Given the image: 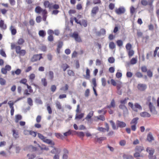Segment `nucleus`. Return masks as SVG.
Listing matches in <instances>:
<instances>
[{
	"label": "nucleus",
	"instance_id": "f257e3e1",
	"mask_svg": "<svg viewBox=\"0 0 159 159\" xmlns=\"http://www.w3.org/2000/svg\"><path fill=\"white\" fill-rule=\"evenodd\" d=\"M128 105L133 111L136 112L138 111L137 109L140 110H142V106L138 103H135L134 105L132 102H129Z\"/></svg>",
	"mask_w": 159,
	"mask_h": 159
},
{
	"label": "nucleus",
	"instance_id": "f03ea898",
	"mask_svg": "<svg viewBox=\"0 0 159 159\" xmlns=\"http://www.w3.org/2000/svg\"><path fill=\"white\" fill-rule=\"evenodd\" d=\"M71 37L74 38L76 42L80 43L82 42L81 39L78 34L76 32H74L71 35Z\"/></svg>",
	"mask_w": 159,
	"mask_h": 159
},
{
	"label": "nucleus",
	"instance_id": "7ed1b4c3",
	"mask_svg": "<svg viewBox=\"0 0 159 159\" xmlns=\"http://www.w3.org/2000/svg\"><path fill=\"white\" fill-rule=\"evenodd\" d=\"M148 107L151 113L154 114H157V111L156 110L155 107L151 102H149Z\"/></svg>",
	"mask_w": 159,
	"mask_h": 159
},
{
	"label": "nucleus",
	"instance_id": "20e7f679",
	"mask_svg": "<svg viewBox=\"0 0 159 159\" xmlns=\"http://www.w3.org/2000/svg\"><path fill=\"white\" fill-rule=\"evenodd\" d=\"M42 58V54H36L34 55L31 59V61L34 62L38 60H40Z\"/></svg>",
	"mask_w": 159,
	"mask_h": 159
},
{
	"label": "nucleus",
	"instance_id": "39448f33",
	"mask_svg": "<svg viewBox=\"0 0 159 159\" xmlns=\"http://www.w3.org/2000/svg\"><path fill=\"white\" fill-rule=\"evenodd\" d=\"M116 123L117 127H119L121 128H124L125 127L126 125L125 122L119 120H117Z\"/></svg>",
	"mask_w": 159,
	"mask_h": 159
},
{
	"label": "nucleus",
	"instance_id": "423d86ee",
	"mask_svg": "<svg viewBox=\"0 0 159 159\" xmlns=\"http://www.w3.org/2000/svg\"><path fill=\"white\" fill-rule=\"evenodd\" d=\"M125 11V9L124 7H120L117 9H116L115 12L117 14L120 15L124 13Z\"/></svg>",
	"mask_w": 159,
	"mask_h": 159
},
{
	"label": "nucleus",
	"instance_id": "0eeeda50",
	"mask_svg": "<svg viewBox=\"0 0 159 159\" xmlns=\"http://www.w3.org/2000/svg\"><path fill=\"white\" fill-rule=\"evenodd\" d=\"M8 104H9L10 108L11 109L10 112L11 116H13L14 111V109L13 107L14 103L13 102H11V101H9Z\"/></svg>",
	"mask_w": 159,
	"mask_h": 159
},
{
	"label": "nucleus",
	"instance_id": "6e6552de",
	"mask_svg": "<svg viewBox=\"0 0 159 159\" xmlns=\"http://www.w3.org/2000/svg\"><path fill=\"white\" fill-rule=\"evenodd\" d=\"M138 89L141 91H144L147 88V85L145 84H139L137 86Z\"/></svg>",
	"mask_w": 159,
	"mask_h": 159
},
{
	"label": "nucleus",
	"instance_id": "1a4fd4ad",
	"mask_svg": "<svg viewBox=\"0 0 159 159\" xmlns=\"http://www.w3.org/2000/svg\"><path fill=\"white\" fill-rule=\"evenodd\" d=\"M147 139L149 142H151L152 141L154 140V138L151 133L149 132L147 135Z\"/></svg>",
	"mask_w": 159,
	"mask_h": 159
},
{
	"label": "nucleus",
	"instance_id": "9d476101",
	"mask_svg": "<svg viewBox=\"0 0 159 159\" xmlns=\"http://www.w3.org/2000/svg\"><path fill=\"white\" fill-rule=\"evenodd\" d=\"M99 10L98 7L97 6L93 7L91 11V15L92 16L95 15Z\"/></svg>",
	"mask_w": 159,
	"mask_h": 159
},
{
	"label": "nucleus",
	"instance_id": "9b49d317",
	"mask_svg": "<svg viewBox=\"0 0 159 159\" xmlns=\"http://www.w3.org/2000/svg\"><path fill=\"white\" fill-rule=\"evenodd\" d=\"M43 5L45 8H48L50 9L52 8V4L51 3L48 1H45L44 2Z\"/></svg>",
	"mask_w": 159,
	"mask_h": 159
},
{
	"label": "nucleus",
	"instance_id": "f8f14e48",
	"mask_svg": "<svg viewBox=\"0 0 159 159\" xmlns=\"http://www.w3.org/2000/svg\"><path fill=\"white\" fill-rule=\"evenodd\" d=\"M12 131L13 133L12 135L14 138L17 139L19 138V135L18 132L17 130H16L15 129H12Z\"/></svg>",
	"mask_w": 159,
	"mask_h": 159
},
{
	"label": "nucleus",
	"instance_id": "ddd939ff",
	"mask_svg": "<svg viewBox=\"0 0 159 159\" xmlns=\"http://www.w3.org/2000/svg\"><path fill=\"white\" fill-rule=\"evenodd\" d=\"M43 142L48 144H50L52 145H55L54 143L52 140L49 139H47L46 138L43 141Z\"/></svg>",
	"mask_w": 159,
	"mask_h": 159
},
{
	"label": "nucleus",
	"instance_id": "4468645a",
	"mask_svg": "<svg viewBox=\"0 0 159 159\" xmlns=\"http://www.w3.org/2000/svg\"><path fill=\"white\" fill-rule=\"evenodd\" d=\"M146 151L149 153L148 155H153L154 152V149L150 148H147Z\"/></svg>",
	"mask_w": 159,
	"mask_h": 159
},
{
	"label": "nucleus",
	"instance_id": "2eb2a0df",
	"mask_svg": "<svg viewBox=\"0 0 159 159\" xmlns=\"http://www.w3.org/2000/svg\"><path fill=\"white\" fill-rule=\"evenodd\" d=\"M140 115L141 116L143 117H149L151 116L150 114L147 112H143L140 113Z\"/></svg>",
	"mask_w": 159,
	"mask_h": 159
},
{
	"label": "nucleus",
	"instance_id": "dca6fc26",
	"mask_svg": "<svg viewBox=\"0 0 159 159\" xmlns=\"http://www.w3.org/2000/svg\"><path fill=\"white\" fill-rule=\"evenodd\" d=\"M56 107L59 110H61L62 107L61 103L58 101H57L55 102Z\"/></svg>",
	"mask_w": 159,
	"mask_h": 159
},
{
	"label": "nucleus",
	"instance_id": "f3484780",
	"mask_svg": "<svg viewBox=\"0 0 159 159\" xmlns=\"http://www.w3.org/2000/svg\"><path fill=\"white\" fill-rule=\"evenodd\" d=\"M21 72V70L20 69H18L16 71H14L13 70L11 71V74L12 75H14L15 74L16 75H20Z\"/></svg>",
	"mask_w": 159,
	"mask_h": 159
},
{
	"label": "nucleus",
	"instance_id": "a211bd4d",
	"mask_svg": "<svg viewBox=\"0 0 159 159\" xmlns=\"http://www.w3.org/2000/svg\"><path fill=\"white\" fill-rule=\"evenodd\" d=\"M64 153L62 156L63 159H67L68 151L66 149H64Z\"/></svg>",
	"mask_w": 159,
	"mask_h": 159
},
{
	"label": "nucleus",
	"instance_id": "6ab92c4d",
	"mask_svg": "<svg viewBox=\"0 0 159 159\" xmlns=\"http://www.w3.org/2000/svg\"><path fill=\"white\" fill-rule=\"evenodd\" d=\"M84 113H81L80 114H76L75 115V119H82L83 117L84 116Z\"/></svg>",
	"mask_w": 159,
	"mask_h": 159
},
{
	"label": "nucleus",
	"instance_id": "aec40b11",
	"mask_svg": "<svg viewBox=\"0 0 159 159\" xmlns=\"http://www.w3.org/2000/svg\"><path fill=\"white\" fill-rule=\"evenodd\" d=\"M0 27L3 29L5 30L7 28V26L4 24V21L2 20H0Z\"/></svg>",
	"mask_w": 159,
	"mask_h": 159
},
{
	"label": "nucleus",
	"instance_id": "412c9836",
	"mask_svg": "<svg viewBox=\"0 0 159 159\" xmlns=\"http://www.w3.org/2000/svg\"><path fill=\"white\" fill-rule=\"evenodd\" d=\"M10 30L11 31L12 35H14L16 34V30L14 26H11L10 28Z\"/></svg>",
	"mask_w": 159,
	"mask_h": 159
},
{
	"label": "nucleus",
	"instance_id": "4be33fe9",
	"mask_svg": "<svg viewBox=\"0 0 159 159\" xmlns=\"http://www.w3.org/2000/svg\"><path fill=\"white\" fill-rule=\"evenodd\" d=\"M139 120V118L138 117H136L133 119L130 122V124L131 125H136L137 122L138 120Z\"/></svg>",
	"mask_w": 159,
	"mask_h": 159
},
{
	"label": "nucleus",
	"instance_id": "5701e85b",
	"mask_svg": "<svg viewBox=\"0 0 159 159\" xmlns=\"http://www.w3.org/2000/svg\"><path fill=\"white\" fill-rule=\"evenodd\" d=\"M90 71L89 70L88 68H87L86 70V75H84V76L86 79H89L90 77Z\"/></svg>",
	"mask_w": 159,
	"mask_h": 159
},
{
	"label": "nucleus",
	"instance_id": "b1692460",
	"mask_svg": "<svg viewBox=\"0 0 159 159\" xmlns=\"http://www.w3.org/2000/svg\"><path fill=\"white\" fill-rule=\"evenodd\" d=\"M42 10L43 9L40 6H38L35 8V11L36 13L39 14L42 12Z\"/></svg>",
	"mask_w": 159,
	"mask_h": 159
},
{
	"label": "nucleus",
	"instance_id": "393cba45",
	"mask_svg": "<svg viewBox=\"0 0 159 159\" xmlns=\"http://www.w3.org/2000/svg\"><path fill=\"white\" fill-rule=\"evenodd\" d=\"M109 48L111 49L115 48L116 47L115 44L113 42H110L109 44Z\"/></svg>",
	"mask_w": 159,
	"mask_h": 159
},
{
	"label": "nucleus",
	"instance_id": "a878e982",
	"mask_svg": "<svg viewBox=\"0 0 159 159\" xmlns=\"http://www.w3.org/2000/svg\"><path fill=\"white\" fill-rule=\"evenodd\" d=\"M39 35L42 37H44L46 35V32L43 30H40L39 32Z\"/></svg>",
	"mask_w": 159,
	"mask_h": 159
},
{
	"label": "nucleus",
	"instance_id": "bb28decb",
	"mask_svg": "<svg viewBox=\"0 0 159 159\" xmlns=\"http://www.w3.org/2000/svg\"><path fill=\"white\" fill-rule=\"evenodd\" d=\"M123 159H134L133 157L130 155L124 154L123 156Z\"/></svg>",
	"mask_w": 159,
	"mask_h": 159
},
{
	"label": "nucleus",
	"instance_id": "cd10ccee",
	"mask_svg": "<svg viewBox=\"0 0 159 159\" xmlns=\"http://www.w3.org/2000/svg\"><path fill=\"white\" fill-rule=\"evenodd\" d=\"M93 111H90L88 114L87 115V116L85 117V119L88 120L91 118L93 115Z\"/></svg>",
	"mask_w": 159,
	"mask_h": 159
},
{
	"label": "nucleus",
	"instance_id": "c85d7f7f",
	"mask_svg": "<svg viewBox=\"0 0 159 159\" xmlns=\"http://www.w3.org/2000/svg\"><path fill=\"white\" fill-rule=\"evenodd\" d=\"M143 150V148L140 146L136 147L135 150L136 152H141Z\"/></svg>",
	"mask_w": 159,
	"mask_h": 159
},
{
	"label": "nucleus",
	"instance_id": "c756f323",
	"mask_svg": "<svg viewBox=\"0 0 159 159\" xmlns=\"http://www.w3.org/2000/svg\"><path fill=\"white\" fill-rule=\"evenodd\" d=\"M49 79L52 80L54 78V73L53 71H50L49 72Z\"/></svg>",
	"mask_w": 159,
	"mask_h": 159
},
{
	"label": "nucleus",
	"instance_id": "7c9ffc66",
	"mask_svg": "<svg viewBox=\"0 0 159 159\" xmlns=\"http://www.w3.org/2000/svg\"><path fill=\"white\" fill-rule=\"evenodd\" d=\"M38 145L39 148H40L41 150H44L46 151H48L49 150V148L48 147H47L45 145H42V147H41L39 144H38Z\"/></svg>",
	"mask_w": 159,
	"mask_h": 159
},
{
	"label": "nucleus",
	"instance_id": "2f4dec72",
	"mask_svg": "<svg viewBox=\"0 0 159 159\" xmlns=\"http://www.w3.org/2000/svg\"><path fill=\"white\" fill-rule=\"evenodd\" d=\"M35 77V75L34 74L32 73L29 76V80L31 82H33V80H34Z\"/></svg>",
	"mask_w": 159,
	"mask_h": 159
},
{
	"label": "nucleus",
	"instance_id": "473e14b6",
	"mask_svg": "<svg viewBox=\"0 0 159 159\" xmlns=\"http://www.w3.org/2000/svg\"><path fill=\"white\" fill-rule=\"evenodd\" d=\"M55 136L58 139H64L63 136L60 133H55Z\"/></svg>",
	"mask_w": 159,
	"mask_h": 159
},
{
	"label": "nucleus",
	"instance_id": "72a5a7b5",
	"mask_svg": "<svg viewBox=\"0 0 159 159\" xmlns=\"http://www.w3.org/2000/svg\"><path fill=\"white\" fill-rule=\"evenodd\" d=\"M37 135L38 137L43 142L46 137L39 133H38Z\"/></svg>",
	"mask_w": 159,
	"mask_h": 159
},
{
	"label": "nucleus",
	"instance_id": "f704fd0d",
	"mask_svg": "<svg viewBox=\"0 0 159 159\" xmlns=\"http://www.w3.org/2000/svg\"><path fill=\"white\" fill-rule=\"evenodd\" d=\"M22 117L21 115H17L15 116V122L16 123L18 122L19 120L21 119Z\"/></svg>",
	"mask_w": 159,
	"mask_h": 159
},
{
	"label": "nucleus",
	"instance_id": "c9c22d12",
	"mask_svg": "<svg viewBox=\"0 0 159 159\" xmlns=\"http://www.w3.org/2000/svg\"><path fill=\"white\" fill-rule=\"evenodd\" d=\"M25 42L24 39L22 38H20L18 40L17 43L18 45H22Z\"/></svg>",
	"mask_w": 159,
	"mask_h": 159
},
{
	"label": "nucleus",
	"instance_id": "e433bc0d",
	"mask_svg": "<svg viewBox=\"0 0 159 159\" xmlns=\"http://www.w3.org/2000/svg\"><path fill=\"white\" fill-rule=\"evenodd\" d=\"M80 25H83L84 27H86L87 25V23L86 21L84 20H82L81 21H80Z\"/></svg>",
	"mask_w": 159,
	"mask_h": 159
},
{
	"label": "nucleus",
	"instance_id": "4c0bfd02",
	"mask_svg": "<svg viewBox=\"0 0 159 159\" xmlns=\"http://www.w3.org/2000/svg\"><path fill=\"white\" fill-rule=\"evenodd\" d=\"M106 139V137H101L99 138H97V142H98L99 143H101L102 141Z\"/></svg>",
	"mask_w": 159,
	"mask_h": 159
},
{
	"label": "nucleus",
	"instance_id": "58836bf2",
	"mask_svg": "<svg viewBox=\"0 0 159 159\" xmlns=\"http://www.w3.org/2000/svg\"><path fill=\"white\" fill-rule=\"evenodd\" d=\"M98 120H100L102 121H104L105 120V118L103 115H100L95 117Z\"/></svg>",
	"mask_w": 159,
	"mask_h": 159
},
{
	"label": "nucleus",
	"instance_id": "ea45409f",
	"mask_svg": "<svg viewBox=\"0 0 159 159\" xmlns=\"http://www.w3.org/2000/svg\"><path fill=\"white\" fill-rule=\"evenodd\" d=\"M109 122L111 124L112 127L113 129H117V128H116V126L115 125V123L112 120H110L109 121Z\"/></svg>",
	"mask_w": 159,
	"mask_h": 159
},
{
	"label": "nucleus",
	"instance_id": "a19ab883",
	"mask_svg": "<svg viewBox=\"0 0 159 159\" xmlns=\"http://www.w3.org/2000/svg\"><path fill=\"white\" fill-rule=\"evenodd\" d=\"M27 82V80L25 78H24L23 79H22L20 81V83L24 84H25L26 86H27V85L28 84L26 83Z\"/></svg>",
	"mask_w": 159,
	"mask_h": 159
},
{
	"label": "nucleus",
	"instance_id": "79ce46f5",
	"mask_svg": "<svg viewBox=\"0 0 159 159\" xmlns=\"http://www.w3.org/2000/svg\"><path fill=\"white\" fill-rule=\"evenodd\" d=\"M69 86L67 84H66L65 87H62L60 88V89L61 90H63L64 91H66L68 89Z\"/></svg>",
	"mask_w": 159,
	"mask_h": 159
},
{
	"label": "nucleus",
	"instance_id": "37998d69",
	"mask_svg": "<svg viewBox=\"0 0 159 159\" xmlns=\"http://www.w3.org/2000/svg\"><path fill=\"white\" fill-rule=\"evenodd\" d=\"M41 82L44 86H47V83L45 78H42L41 79Z\"/></svg>",
	"mask_w": 159,
	"mask_h": 159
},
{
	"label": "nucleus",
	"instance_id": "c03bdc74",
	"mask_svg": "<svg viewBox=\"0 0 159 159\" xmlns=\"http://www.w3.org/2000/svg\"><path fill=\"white\" fill-rule=\"evenodd\" d=\"M129 99L128 98H126L120 101V102L122 104H125L127 102L128 100Z\"/></svg>",
	"mask_w": 159,
	"mask_h": 159
},
{
	"label": "nucleus",
	"instance_id": "a18cd8bd",
	"mask_svg": "<svg viewBox=\"0 0 159 159\" xmlns=\"http://www.w3.org/2000/svg\"><path fill=\"white\" fill-rule=\"evenodd\" d=\"M6 80L2 78H0V84L2 85H5L6 84Z\"/></svg>",
	"mask_w": 159,
	"mask_h": 159
},
{
	"label": "nucleus",
	"instance_id": "49530a36",
	"mask_svg": "<svg viewBox=\"0 0 159 159\" xmlns=\"http://www.w3.org/2000/svg\"><path fill=\"white\" fill-rule=\"evenodd\" d=\"M116 43L118 46L120 47L123 45V42L121 40H119L117 41Z\"/></svg>",
	"mask_w": 159,
	"mask_h": 159
},
{
	"label": "nucleus",
	"instance_id": "de8ad7c7",
	"mask_svg": "<svg viewBox=\"0 0 159 159\" xmlns=\"http://www.w3.org/2000/svg\"><path fill=\"white\" fill-rule=\"evenodd\" d=\"M27 102L28 103L30 106H32L33 105V101L31 98H27Z\"/></svg>",
	"mask_w": 159,
	"mask_h": 159
},
{
	"label": "nucleus",
	"instance_id": "09e8293b",
	"mask_svg": "<svg viewBox=\"0 0 159 159\" xmlns=\"http://www.w3.org/2000/svg\"><path fill=\"white\" fill-rule=\"evenodd\" d=\"M108 60V62L110 63H114L115 61L114 58L113 57H109Z\"/></svg>",
	"mask_w": 159,
	"mask_h": 159
},
{
	"label": "nucleus",
	"instance_id": "8fccbe9b",
	"mask_svg": "<svg viewBox=\"0 0 159 159\" xmlns=\"http://www.w3.org/2000/svg\"><path fill=\"white\" fill-rule=\"evenodd\" d=\"M69 66L66 64H64L62 65V68H63V70L65 71L66 70V69L69 68Z\"/></svg>",
	"mask_w": 159,
	"mask_h": 159
},
{
	"label": "nucleus",
	"instance_id": "3c124183",
	"mask_svg": "<svg viewBox=\"0 0 159 159\" xmlns=\"http://www.w3.org/2000/svg\"><path fill=\"white\" fill-rule=\"evenodd\" d=\"M25 53L26 51L25 50H21L18 54H19L21 56H24Z\"/></svg>",
	"mask_w": 159,
	"mask_h": 159
},
{
	"label": "nucleus",
	"instance_id": "603ef678",
	"mask_svg": "<svg viewBox=\"0 0 159 159\" xmlns=\"http://www.w3.org/2000/svg\"><path fill=\"white\" fill-rule=\"evenodd\" d=\"M125 47L127 50L129 51L131 50L132 45L130 43H128L126 44Z\"/></svg>",
	"mask_w": 159,
	"mask_h": 159
},
{
	"label": "nucleus",
	"instance_id": "864d4df0",
	"mask_svg": "<svg viewBox=\"0 0 159 159\" xmlns=\"http://www.w3.org/2000/svg\"><path fill=\"white\" fill-rule=\"evenodd\" d=\"M47 110L49 114H52V108L48 104L47 105Z\"/></svg>",
	"mask_w": 159,
	"mask_h": 159
},
{
	"label": "nucleus",
	"instance_id": "5fc2aeb1",
	"mask_svg": "<svg viewBox=\"0 0 159 159\" xmlns=\"http://www.w3.org/2000/svg\"><path fill=\"white\" fill-rule=\"evenodd\" d=\"M119 108L120 109H122L123 111H126L127 110V108L126 106L124 105L121 104L119 105Z\"/></svg>",
	"mask_w": 159,
	"mask_h": 159
},
{
	"label": "nucleus",
	"instance_id": "6e6d98bb",
	"mask_svg": "<svg viewBox=\"0 0 159 159\" xmlns=\"http://www.w3.org/2000/svg\"><path fill=\"white\" fill-rule=\"evenodd\" d=\"M0 54L4 57H6L7 55L3 49L0 50Z\"/></svg>",
	"mask_w": 159,
	"mask_h": 159
},
{
	"label": "nucleus",
	"instance_id": "4d7b16f0",
	"mask_svg": "<svg viewBox=\"0 0 159 159\" xmlns=\"http://www.w3.org/2000/svg\"><path fill=\"white\" fill-rule=\"evenodd\" d=\"M141 2L143 5L144 6H147L148 4V1L146 0H141Z\"/></svg>",
	"mask_w": 159,
	"mask_h": 159
},
{
	"label": "nucleus",
	"instance_id": "13d9d810",
	"mask_svg": "<svg viewBox=\"0 0 159 159\" xmlns=\"http://www.w3.org/2000/svg\"><path fill=\"white\" fill-rule=\"evenodd\" d=\"M16 49V52L18 54L19 53V52L21 50V48L19 46H17L15 48Z\"/></svg>",
	"mask_w": 159,
	"mask_h": 159
},
{
	"label": "nucleus",
	"instance_id": "bf43d9fd",
	"mask_svg": "<svg viewBox=\"0 0 159 159\" xmlns=\"http://www.w3.org/2000/svg\"><path fill=\"white\" fill-rule=\"evenodd\" d=\"M35 102L36 103L39 104H42L43 102L40 98H36L35 99Z\"/></svg>",
	"mask_w": 159,
	"mask_h": 159
},
{
	"label": "nucleus",
	"instance_id": "052dcab7",
	"mask_svg": "<svg viewBox=\"0 0 159 159\" xmlns=\"http://www.w3.org/2000/svg\"><path fill=\"white\" fill-rule=\"evenodd\" d=\"M122 83L120 82H118L116 84L117 88L118 90L120 89L122 87Z\"/></svg>",
	"mask_w": 159,
	"mask_h": 159
},
{
	"label": "nucleus",
	"instance_id": "680f3d73",
	"mask_svg": "<svg viewBox=\"0 0 159 159\" xmlns=\"http://www.w3.org/2000/svg\"><path fill=\"white\" fill-rule=\"evenodd\" d=\"M111 106L112 107L114 108L116 107V104L114 99H112L111 102Z\"/></svg>",
	"mask_w": 159,
	"mask_h": 159
},
{
	"label": "nucleus",
	"instance_id": "e2e57ef3",
	"mask_svg": "<svg viewBox=\"0 0 159 159\" xmlns=\"http://www.w3.org/2000/svg\"><path fill=\"white\" fill-rule=\"evenodd\" d=\"M60 150H59L58 154H55L53 157V159H59L60 157L59 154L60 152Z\"/></svg>",
	"mask_w": 159,
	"mask_h": 159
},
{
	"label": "nucleus",
	"instance_id": "0e129e2a",
	"mask_svg": "<svg viewBox=\"0 0 159 159\" xmlns=\"http://www.w3.org/2000/svg\"><path fill=\"white\" fill-rule=\"evenodd\" d=\"M130 62L131 64L134 65L137 62V60L136 58H132L130 61Z\"/></svg>",
	"mask_w": 159,
	"mask_h": 159
},
{
	"label": "nucleus",
	"instance_id": "69168bd1",
	"mask_svg": "<svg viewBox=\"0 0 159 159\" xmlns=\"http://www.w3.org/2000/svg\"><path fill=\"white\" fill-rule=\"evenodd\" d=\"M27 156L29 157L28 159H34L35 158L36 156L34 154H28Z\"/></svg>",
	"mask_w": 159,
	"mask_h": 159
},
{
	"label": "nucleus",
	"instance_id": "338daca9",
	"mask_svg": "<svg viewBox=\"0 0 159 159\" xmlns=\"http://www.w3.org/2000/svg\"><path fill=\"white\" fill-rule=\"evenodd\" d=\"M1 72L2 74L6 75L7 73V70L5 67H3L1 69Z\"/></svg>",
	"mask_w": 159,
	"mask_h": 159
},
{
	"label": "nucleus",
	"instance_id": "774afa93",
	"mask_svg": "<svg viewBox=\"0 0 159 159\" xmlns=\"http://www.w3.org/2000/svg\"><path fill=\"white\" fill-rule=\"evenodd\" d=\"M68 74L70 76H73L75 75L74 72L71 70H68Z\"/></svg>",
	"mask_w": 159,
	"mask_h": 159
}]
</instances>
